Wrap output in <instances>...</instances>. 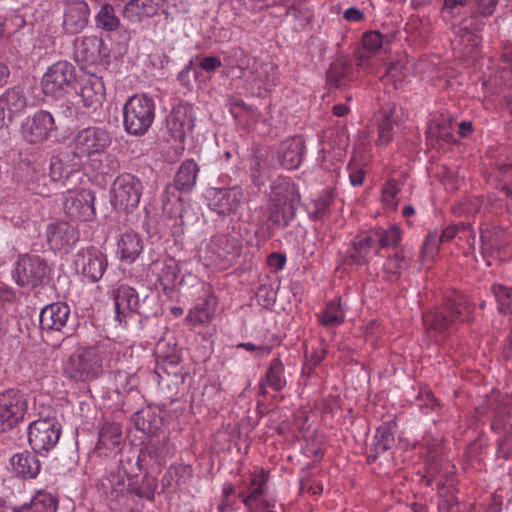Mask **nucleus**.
Instances as JSON below:
<instances>
[{"mask_svg":"<svg viewBox=\"0 0 512 512\" xmlns=\"http://www.w3.org/2000/svg\"><path fill=\"white\" fill-rule=\"evenodd\" d=\"M473 309L464 295L455 294L446 298L443 309L424 313L423 322L427 330L446 334L456 329L459 323L470 321Z\"/></svg>","mask_w":512,"mask_h":512,"instance_id":"1","label":"nucleus"},{"mask_svg":"<svg viewBox=\"0 0 512 512\" xmlns=\"http://www.w3.org/2000/svg\"><path fill=\"white\" fill-rule=\"evenodd\" d=\"M400 241L401 231L398 226H380L354 240L350 257L358 265L367 264L373 256L378 255L379 247H397Z\"/></svg>","mask_w":512,"mask_h":512,"instance_id":"2","label":"nucleus"},{"mask_svg":"<svg viewBox=\"0 0 512 512\" xmlns=\"http://www.w3.org/2000/svg\"><path fill=\"white\" fill-rule=\"evenodd\" d=\"M299 195L288 178L276 179L272 186L268 204V219L271 224H288L296 214Z\"/></svg>","mask_w":512,"mask_h":512,"instance_id":"3","label":"nucleus"},{"mask_svg":"<svg viewBox=\"0 0 512 512\" xmlns=\"http://www.w3.org/2000/svg\"><path fill=\"white\" fill-rule=\"evenodd\" d=\"M241 242L231 235L213 236L200 250V259L206 267L225 270L233 266L241 255Z\"/></svg>","mask_w":512,"mask_h":512,"instance_id":"4","label":"nucleus"},{"mask_svg":"<svg viewBox=\"0 0 512 512\" xmlns=\"http://www.w3.org/2000/svg\"><path fill=\"white\" fill-rule=\"evenodd\" d=\"M103 358L95 347L79 348L63 364V375L76 382H89L103 373Z\"/></svg>","mask_w":512,"mask_h":512,"instance_id":"5","label":"nucleus"},{"mask_svg":"<svg viewBox=\"0 0 512 512\" xmlns=\"http://www.w3.org/2000/svg\"><path fill=\"white\" fill-rule=\"evenodd\" d=\"M155 119V102L146 94H134L123 106L124 130L133 136H142Z\"/></svg>","mask_w":512,"mask_h":512,"instance_id":"6","label":"nucleus"},{"mask_svg":"<svg viewBox=\"0 0 512 512\" xmlns=\"http://www.w3.org/2000/svg\"><path fill=\"white\" fill-rule=\"evenodd\" d=\"M164 344H160L155 350L156 367L154 374L157 377L158 384L162 388H167L171 393V398L177 396L184 390V383L189 372L182 364L181 355L167 356L163 351Z\"/></svg>","mask_w":512,"mask_h":512,"instance_id":"7","label":"nucleus"},{"mask_svg":"<svg viewBox=\"0 0 512 512\" xmlns=\"http://www.w3.org/2000/svg\"><path fill=\"white\" fill-rule=\"evenodd\" d=\"M111 203L117 211L130 213L140 202L142 183L134 175H119L113 182Z\"/></svg>","mask_w":512,"mask_h":512,"instance_id":"8","label":"nucleus"},{"mask_svg":"<svg viewBox=\"0 0 512 512\" xmlns=\"http://www.w3.org/2000/svg\"><path fill=\"white\" fill-rule=\"evenodd\" d=\"M75 81V67L67 61H58L45 72L41 84L45 95L62 97L74 89Z\"/></svg>","mask_w":512,"mask_h":512,"instance_id":"9","label":"nucleus"},{"mask_svg":"<svg viewBox=\"0 0 512 512\" xmlns=\"http://www.w3.org/2000/svg\"><path fill=\"white\" fill-rule=\"evenodd\" d=\"M61 436V425L55 418L33 421L28 427V442L33 452L42 454L53 449Z\"/></svg>","mask_w":512,"mask_h":512,"instance_id":"10","label":"nucleus"},{"mask_svg":"<svg viewBox=\"0 0 512 512\" xmlns=\"http://www.w3.org/2000/svg\"><path fill=\"white\" fill-rule=\"evenodd\" d=\"M111 142V135L106 129L87 127L75 136L72 143L73 154L78 158L92 157L105 152Z\"/></svg>","mask_w":512,"mask_h":512,"instance_id":"11","label":"nucleus"},{"mask_svg":"<svg viewBox=\"0 0 512 512\" xmlns=\"http://www.w3.org/2000/svg\"><path fill=\"white\" fill-rule=\"evenodd\" d=\"M27 412V399L19 390L8 389L0 393V432L16 427Z\"/></svg>","mask_w":512,"mask_h":512,"instance_id":"12","label":"nucleus"},{"mask_svg":"<svg viewBox=\"0 0 512 512\" xmlns=\"http://www.w3.org/2000/svg\"><path fill=\"white\" fill-rule=\"evenodd\" d=\"M113 297L115 318L120 324H126L127 317L133 314L149 317V310L145 307L146 298L141 303L133 287L122 284L113 291Z\"/></svg>","mask_w":512,"mask_h":512,"instance_id":"13","label":"nucleus"},{"mask_svg":"<svg viewBox=\"0 0 512 512\" xmlns=\"http://www.w3.org/2000/svg\"><path fill=\"white\" fill-rule=\"evenodd\" d=\"M48 274L47 263L36 255L20 257L15 269V280L22 287L35 288L43 283Z\"/></svg>","mask_w":512,"mask_h":512,"instance_id":"14","label":"nucleus"},{"mask_svg":"<svg viewBox=\"0 0 512 512\" xmlns=\"http://www.w3.org/2000/svg\"><path fill=\"white\" fill-rule=\"evenodd\" d=\"M94 194L92 191L83 189L69 192L65 196L63 209L66 217L72 222H91L95 216Z\"/></svg>","mask_w":512,"mask_h":512,"instance_id":"15","label":"nucleus"},{"mask_svg":"<svg viewBox=\"0 0 512 512\" xmlns=\"http://www.w3.org/2000/svg\"><path fill=\"white\" fill-rule=\"evenodd\" d=\"M53 116L45 110H39L25 119L21 126L22 137L31 144L45 142L56 130Z\"/></svg>","mask_w":512,"mask_h":512,"instance_id":"16","label":"nucleus"},{"mask_svg":"<svg viewBox=\"0 0 512 512\" xmlns=\"http://www.w3.org/2000/svg\"><path fill=\"white\" fill-rule=\"evenodd\" d=\"M75 269L92 282L100 280L106 270L107 262L103 253L91 246L82 248L75 255Z\"/></svg>","mask_w":512,"mask_h":512,"instance_id":"17","label":"nucleus"},{"mask_svg":"<svg viewBox=\"0 0 512 512\" xmlns=\"http://www.w3.org/2000/svg\"><path fill=\"white\" fill-rule=\"evenodd\" d=\"M109 57L105 44L97 36H83L74 40V59L81 65H93Z\"/></svg>","mask_w":512,"mask_h":512,"instance_id":"18","label":"nucleus"},{"mask_svg":"<svg viewBox=\"0 0 512 512\" xmlns=\"http://www.w3.org/2000/svg\"><path fill=\"white\" fill-rule=\"evenodd\" d=\"M28 106L25 91L20 86L7 89L0 95V128L8 127Z\"/></svg>","mask_w":512,"mask_h":512,"instance_id":"19","label":"nucleus"},{"mask_svg":"<svg viewBox=\"0 0 512 512\" xmlns=\"http://www.w3.org/2000/svg\"><path fill=\"white\" fill-rule=\"evenodd\" d=\"M194 124L195 113L193 106L189 103L176 105L167 117V129L176 140L184 139L186 133L193 129Z\"/></svg>","mask_w":512,"mask_h":512,"instance_id":"20","label":"nucleus"},{"mask_svg":"<svg viewBox=\"0 0 512 512\" xmlns=\"http://www.w3.org/2000/svg\"><path fill=\"white\" fill-rule=\"evenodd\" d=\"M89 14V7L85 1L68 2L64 11L63 29L71 35L81 32L88 24Z\"/></svg>","mask_w":512,"mask_h":512,"instance_id":"21","label":"nucleus"},{"mask_svg":"<svg viewBox=\"0 0 512 512\" xmlns=\"http://www.w3.org/2000/svg\"><path fill=\"white\" fill-rule=\"evenodd\" d=\"M70 316V309L66 303L56 302L45 306L39 316L40 327L46 331H61Z\"/></svg>","mask_w":512,"mask_h":512,"instance_id":"22","label":"nucleus"},{"mask_svg":"<svg viewBox=\"0 0 512 512\" xmlns=\"http://www.w3.org/2000/svg\"><path fill=\"white\" fill-rule=\"evenodd\" d=\"M166 0H129L123 8V17L131 23H140L156 15Z\"/></svg>","mask_w":512,"mask_h":512,"instance_id":"23","label":"nucleus"},{"mask_svg":"<svg viewBox=\"0 0 512 512\" xmlns=\"http://www.w3.org/2000/svg\"><path fill=\"white\" fill-rule=\"evenodd\" d=\"M279 5L285 8V17L296 30H303L313 18L309 0H279Z\"/></svg>","mask_w":512,"mask_h":512,"instance_id":"24","label":"nucleus"},{"mask_svg":"<svg viewBox=\"0 0 512 512\" xmlns=\"http://www.w3.org/2000/svg\"><path fill=\"white\" fill-rule=\"evenodd\" d=\"M179 273V264L173 258L166 259L158 272V282L162 291L171 300L178 297V287L182 282V279L179 280Z\"/></svg>","mask_w":512,"mask_h":512,"instance_id":"25","label":"nucleus"},{"mask_svg":"<svg viewBox=\"0 0 512 512\" xmlns=\"http://www.w3.org/2000/svg\"><path fill=\"white\" fill-rule=\"evenodd\" d=\"M13 473L22 479H34L41 470V463L35 452L22 451L14 454L10 460Z\"/></svg>","mask_w":512,"mask_h":512,"instance_id":"26","label":"nucleus"},{"mask_svg":"<svg viewBox=\"0 0 512 512\" xmlns=\"http://www.w3.org/2000/svg\"><path fill=\"white\" fill-rule=\"evenodd\" d=\"M305 145L301 137H292L284 140L278 151V160L286 169L297 168L303 158Z\"/></svg>","mask_w":512,"mask_h":512,"instance_id":"27","label":"nucleus"},{"mask_svg":"<svg viewBox=\"0 0 512 512\" xmlns=\"http://www.w3.org/2000/svg\"><path fill=\"white\" fill-rule=\"evenodd\" d=\"M169 454L170 449L166 438H163L162 440H150L146 446L140 449L136 459V466L140 470V466L142 464H161Z\"/></svg>","mask_w":512,"mask_h":512,"instance_id":"28","label":"nucleus"},{"mask_svg":"<svg viewBox=\"0 0 512 512\" xmlns=\"http://www.w3.org/2000/svg\"><path fill=\"white\" fill-rule=\"evenodd\" d=\"M79 237L77 226H48L47 229V241L55 250L73 246Z\"/></svg>","mask_w":512,"mask_h":512,"instance_id":"29","label":"nucleus"},{"mask_svg":"<svg viewBox=\"0 0 512 512\" xmlns=\"http://www.w3.org/2000/svg\"><path fill=\"white\" fill-rule=\"evenodd\" d=\"M252 56L241 47H232L223 52V61L227 75H236L243 78Z\"/></svg>","mask_w":512,"mask_h":512,"instance_id":"30","label":"nucleus"},{"mask_svg":"<svg viewBox=\"0 0 512 512\" xmlns=\"http://www.w3.org/2000/svg\"><path fill=\"white\" fill-rule=\"evenodd\" d=\"M198 173L199 167L194 160L183 161L175 174L173 187L180 192H190L196 185Z\"/></svg>","mask_w":512,"mask_h":512,"instance_id":"31","label":"nucleus"},{"mask_svg":"<svg viewBox=\"0 0 512 512\" xmlns=\"http://www.w3.org/2000/svg\"><path fill=\"white\" fill-rule=\"evenodd\" d=\"M79 96L84 106L95 109L101 104L104 97V84L102 80L94 75L88 76L82 82Z\"/></svg>","mask_w":512,"mask_h":512,"instance_id":"32","label":"nucleus"},{"mask_svg":"<svg viewBox=\"0 0 512 512\" xmlns=\"http://www.w3.org/2000/svg\"><path fill=\"white\" fill-rule=\"evenodd\" d=\"M457 231L458 226H445V228H441L440 231L436 229L430 232L423 243L420 254L421 257L423 259L432 258L438 252L439 244L454 238Z\"/></svg>","mask_w":512,"mask_h":512,"instance_id":"33","label":"nucleus"},{"mask_svg":"<svg viewBox=\"0 0 512 512\" xmlns=\"http://www.w3.org/2000/svg\"><path fill=\"white\" fill-rule=\"evenodd\" d=\"M407 174L401 173L400 178L389 179L382 188L381 204L387 211H396L400 199L398 194L406 184Z\"/></svg>","mask_w":512,"mask_h":512,"instance_id":"34","label":"nucleus"},{"mask_svg":"<svg viewBox=\"0 0 512 512\" xmlns=\"http://www.w3.org/2000/svg\"><path fill=\"white\" fill-rule=\"evenodd\" d=\"M394 442V432L387 424L381 425L376 431L370 452L367 454V462H375L381 454L393 447Z\"/></svg>","mask_w":512,"mask_h":512,"instance_id":"35","label":"nucleus"},{"mask_svg":"<svg viewBox=\"0 0 512 512\" xmlns=\"http://www.w3.org/2000/svg\"><path fill=\"white\" fill-rule=\"evenodd\" d=\"M58 500L52 494L38 491L29 503L13 508V512H56Z\"/></svg>","mask_w":512,"mask_h":512,"instance_id":"36","label":"nucleus"},{"mask_svg":"<svg viewBox=\"0 0 512 512\" xmlns=\"http://www.w3.org/2000/svg\"><path fill=\"white\" fill-rule=\"evenodd\" d=\"M239 205L238 193L234 189H221L216 191L211 209L219 215H229L235 212Z\"/></svg>","mask_w":512,"mask_h":512,"instance_id":"37","label":"nucleus"},{"mask_svg":"<svg viewBox=\"0 0 512 512\" xmlns=\"http://www.w3.org/2000/svg\"><path fill=\"white\" fill-rule=\"evenodd\" d=\"M118 249L122 260L134 261L141 253L143 246L139 235L129 229L121 235Z\"/></svg>","mask_w":512,"mask_h":512,"instance_id":"38","label":"nucleus"},{"mask_svg":"<svg viewBox=\"0 0 512 512\" xmlns=\"http://www.w3.org/2000/svg\"><path fill=\"white\" fill-rule=\"evenodd\" d=\"M412 67V63L407 58L391 62L387 66L385 74L381 77V80L387 83H392L394 88L397 89L402 81L411 74Z\"/></svg>","mask_w":512,"mask_h":512,"instance_id":"39","label":"nucleus"},{"mask_svg":"<svg viewBox=\"0 0 512 512\" xmlns=\"http://www.w3.org/2000/svg\"><path fill=\"white\" fill-rule=\"evenodd\" d=\"M267 482L268 474L264 470L251 475L248 495L244 497V505L248 510H253L254 503L261 499Z\"/></svg>","mask_w":512,"mask_h":512,"instance_id":"40","label":"nucleus"},{"mask_svg":"<svg viewBox=\"0 0 512 512\" xmlns=\"http://www.w3.org/2000/svg\"><path fill=\"white\" fill-rule=\"evenodd\" d=\"M492 410L494 413L491 424L492 429L497 432H510L512 430V424L508 422L512 412L510 401H500L492 407Z\"/></svg>","mask_w":512,"mask_h":512,"instance_id":"41","label":"nucleus"},{"mask_svg":"<svg viewBox=\"0 0 512 512\" xmlns=\"http://www.w3.org/2000/svg\"><path fill=\"white\" fill-rule=\"evenodd\" d=\"M122 430L118 423H105L99 432V448L112 450L120 445Z\"/></svg>","mask_w":512,"mask_h":512,"instance_id":"42","label":"nucleus"},{"mask_svg":"<svg viewBox=\"0 0 512 512\" xmlns=\"http://www.w3.org/2000/svg\"><path fill=\"white\" fill-rule=\"evenodd\" d=\"M351 67L345 59L333 61L326 73L327 82L335 87H342L347 84Z\"/></svg>","mask_w":512,"mask_h":512,"instance_id":"43","label":"nucleus"},{"mask_svg":"<svg viewBox=\"0 0 512 512\" xmlns=\"http://www.w3.org/2000/svg\"><path fill=\"white\" fill-rule=\"evenodd\" d=\"M120 19L116 15L114 7L105 3L100 7L96 15V26L107 32H114L120 27Z\"/></svg>","mask_w":512,"mask_h":512,"instance_id":"44","label":"nucleus"},{"mask_svg":"<svg viewBox=\"0 0 512 512\" xmlns=\"http://www.w3.org/2000/svg\"><path fill=\"white\" fill-rule=\"evenodd\" d=\"M395 108L385 111L383 117L378 123V139L379 145H387L391 142L394 134V126L397 125Z\"/></svg>","mask_w":512,"mask_h":512,"instance_id":"45","label":"nucleus"},{"mask_svg":"<svg viewBox=\"0 0 512 512\" xmlns=\"http://www.w3.org/2000/svg\"><path fill=\"white\" fill-rule=\"evenodd\" d=\"M497 309L500 313L507 315L512 313V286L494 284L491 287Z\"/></svg>","mask_w":512,"mask_h":512,"instance_id":"46","label":"nucleus"},{"mask_svg":"<svg viewBox=\"0 0 512 512\" xmlns=\"http://www.w3.org/2000/svg\"><path fill=\"white\" fill-rule=\"evenodd\" d=\"M109 483L113 487L111 491V495L116 493V497L121 495L122 497H130L137 496L138 498H149V493L142 490L135 483H129L128 486L124 487V482L120 478V476H112L111 479H108Z\"/></svg>","mask_w":512,"mask_h":512,"instance_id":"47","label":"nucleus"},{"mask_svg":"<svg viewBox=\"0 0 512 512\" xmlns=\"http://www.w3.org/2000/svg\"><path fill=\"white\" fill-rule=\"evenodd\" d=\"M113 384L118 394H128L137 388L139 378L135 373L119 370L114 374Z\"/></svg>","mask_w":512,"mask_h":512,"instance_id":"48","label":"nucleus"},{"mask_svg":"<svg viewBox=\"0 0 512 512\" xmlns=\"http://www.w3.org/2000/svg\"><path fill=\"white\" fill-rule=\"evenodd\" d=\"M277 79V67L272 62H262L261 66H259L258 73H256L253 85L258 86V88L263 87L267 89L269 86L276 85Z\"/></svg>","mask_w":512,"mask_h":512,"instance_id":"49","label":"nucleus"},{"mask_svg":"<svg viewBox=\"0 0 512 512\" xmlns=\"http://www.w3.org/2000/svg\"><path fill=\"white\" fill-rule=\"evenodd\" d=\"M284 364L279 358H275L270 363V366L266 373L267 384L275 391H280L286 384L283 379Z\"/></svg>","mask_w":512,"mask_h":512,"instance_id":"50","label":"nucleus"},{"mask_svg":"<svg viewBox=\"0 0 512 512\" xmlns=\"http://www.w3.org/2000/svg\"><path fill=\"white\" fill-rule=\"evenodd\" d=\"M321 323L324 326H339L344 321V312L340 300L331 301L321 315Z\"/></svg>","mask_w":512,"mask_h":512,"instance_id":"51","label":"nucleus"},{"mask_svg":"<svg viewBox=\"0 0 512 512\" xmlns=\"http://www.w3.org/2000/svg\"><path fill=\"white\" fill-rule=\"evenodd\" d=\"M468 0H443L441 16L445 20H451L461 14Z\"/></svg>","mask_w":512,"mask_h":512,"instance_id":"52","label":"nucleus"},{"mask_svg":"<svg viewBox=\"0 0 512 512\" xmlns=\"http://www.w3.org/2000/svg\"><path fill=\"white\" fill-rule=\"evenodd\" d=\"M362 44L366 51L375 53L383 47V36L378 31H369L364 33Z\"/></svg>","mask_w":512,"mask_h":512,"instance_id":"53","label":"nucleus"},{"mask_svg":"<svg viewBox=\"0 0 512 512\" xmlns=\"http://www.w3.org/2000/svg\"><path fill=\"white\" fill-rule=\"evenodd\" d=\"M407 265V261L402 251L395 253L393 257H388L384 263V270L391 275H398L400 271Z\"/></svg>","mask_w":512,"mask_h":512,"instance_id":"54","label":"nucleus"},{"mask_svg":"<svg viewBox=\"0 0 512 512\" xmlns=\"http://www.w3.org/2000/svg\"><path fill=\"white\" fill-rule=\"evenodd\" d=\"M423 480L426 481L427 486H431L433 482H436V485L439 488H443L445 483L442 481L440 476V471L438 470V463H430L427 466L426 474L423 476Z\"/></svg>","mask_w":512,"mask_h":512,"instance_id":"55","label":"nucleus"},{"mask_svg":"<svg viewBox=\"0 0 512 512\" xmlns=\"http://www.w3.org/2000/svg\"><path fill=\"white\" fill-rule=\"evenodd\" d=\"M431 133L445 142H451L454 140V136L451 132V123L449 120H444L443 122L437 124L434 128L431 129Z\"/></svg>","mask_w":512,"mask_h":512,"instance_id":"56","label":"nucleus"},{"mask_svg":"<svg viewBox=\"0 0 512 512\" xmlns=\"http://www.w3.org/2000/svg\"><path fill=\"white\" fill-rule=\"evenodd\" d=\"M498 2L499 0H474L476 12L483 17H489L494 13Z\"/></svg>","mask_w":512,"mask_h":512,"instance_id":"57","label":"nucleus"},{"mask_svg":"<svg viewBox=\"0 0 512 512\" xmlns=\"http://www.w3.org/2000/svg\"><path fill=\"white\" fill-rule=\"evenodd\" d=\"M237 348L245 349L249 352L256 353L257 356L269 354L272 350V345L268 344H254L251 342H241L236 345Z\"/></svg>","mask_w":512,"mask_h":512,"instance_id":"58","label":"nucleus"},{"mask_svg":"<svg viewBox=\"0 0 512 512\" xmlns=\"http://www.w3.org/2000/svg\"><path fill=\"white\" fill-rule=\"evenodd\" d=\"M222 66L220 58L216 56H206L199 62V67L206 72H214Z\"/></svg>","mask_w":512,"mask_h":512,"instance_id":"59","label":"nucleus"},{"mask_svg":"<svg viewBox=\"0 0 512 512\" xmlns=\"http://www.w3.org/2000/svg\"><path fill=\"white\" fill-rule=\"evenodd\" d=\"M329 204L326 201H320L314 204V210L309 212L311 221H324V216L328 212Z\"/></svg>","mask_w":512,"mask_h":512,"instance_id":"60","label":"nucleus"},{"mask_svg":"<svg viewBox=\"0 0 512 512\" xmlns=\"http://www.w3.org/2000/svg\"><path fill=\"white\" fill-rule=\"evenodd\" d=\"M349 179L353 186H360L363 183L364 172L363 169L356 164L348 165Z\"/></svg>","mask_w":512,"mask_h":512,"instance_id":"61","label":"nucleus"},{"mask_svg":"<svg viewBox=\"0 0 512 512\" xmlns=\"http://www.w3.org/2000/svg\"><path fill=\"white\" fill-rule=\"evenodd\" d=\"M285 263L286 257L284 254L274 252L267 257V264L269 267L275 269V271L283 269Z\"/></svg>","mask_w":512,"mask_h":512,"instance_id":"62","label":"nucleus"},{"mask_svg":"<svg viewBox=\"0 0 512 512\" xmlns=\"http://www.w3.org/2000/svg\"><path fill=\"white\" fill-rule=\"evenodd\" d=\"M262 62L257 60V58L252 57L251 62L248 64V68H246V81L253 85V82L256 78V73H258L259 66H261Z\"/></svg>","mask_w":512,"mask_h":512,"instance_id":"63","label":"nucleus"},{"mask_svg":"<svg viewBox=\"0 0 512 512\" xmlns=\"http://www.w3.org/2000/svg\"><path fill=\"white\" fill-rule=\"evenodd\" d=\"M160 344H164L163 351L165 352L164 354L167 355V356L180 355L181 354V349L178 348L177 344L174 343V342H171V341H169L167 339H161L156 344L155 350L159 347Z\"/></svg>","mask_w":512,"mask_h":512,"instance_id":"64","label":"nucleus"}]
</instances>
